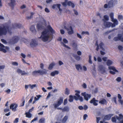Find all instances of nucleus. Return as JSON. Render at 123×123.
Segmentation results:
<instances>
[{"instance_id": "obj_1", "label": "nucleus", "mask_w": 123, "mask_h": 123, "mask_svg": "<svg viewBox=\"0 0 123 123\" xmlns=\"http://www.w3.org/2000/svg\"><path fill=\"white\" fill-rule=\"evenodd\" d=\"M54 30L50 25H48L47 27V30H45L41 33V35L39 37L44 42H46L49 40V42L53 39V34L55 33Z\"/></svg>"}, {"instance_id": "obj_2", "label": "nucleus", "mask_w": 123, "mask_h": 123, "mask_svg": "<svg viewBox=\"0 0 123 123\" xmlns=\"http://www.w3.org/2000/svg\"><path fill=\"white\" fill-rule=\"evenodd\" d=\"M8 33L10 34L12 33L11 30L8 26H0V37L5 36Z\"/></svg>"}, {"instance_id": "obj_3", "label": "nucleus", "mask_w": 123, "mask_h": 123, "mask_svg": "<svg viewBox=\"0 0 123 123\" xmlns=\"http://www.w3.org/2000/svg\"><path fill=\"white\" fill-rule=\"evenodd\" d=\"M44 70L45 71L40 70L34 71L32 72V74L33 76H37L39 75H42L44 74H46L47 73V70Z\"/></svg>"}, {"instance_id": "obj_4", "label": "nucleus", "mask_w": 123, "mask_h": 123, "mask_svg": "<svg viewBox=\"0 0 123 123\" xmlns=\"http://www.w3.org/2000/svg\"><path fill=\"white\" fill-rule=\"evenodd\" d=\"M75 92L77 93H75V96H74V99L76 101H77L79 100L80 101L82 102L83 101V98L82 97L80 96L79 94L80 93V92L79 91L76 90Z\"/></svg>"}, {"instance_id": "obj_5", "label": "nucleus", "mask_w": 123, "mask_h": 123, "mask_svg": "<svg viewBox=\"0 0 123 123\" xmlns=\"http://www.w3.org/2000/svg\"><path fill=\"white\" fill-rule=\"evenodd\" d=\"M19 39L18 37L15 36L12 37V39L10 40V43L12 44H14L18 42Z\"/></svg>"}, {"instance_id": "obj_6", "label": "nucleus", "mask_w": 123, "mask_h": 123, "mask_svg": "<svg viewBox=\"0 0 123 123\" xmlns=\"http://www.w3.org/2000/svg\"><path fill=\"white\" fill-rule=\"evenodd\" d=\"M63 98L62 97H60L59 98V99L58 100L57 104H54V106L55 108H57L63 102Z\"/></svg>"}, {"instance_id": "obj_7", "label": "nucleus", "mask_w": 123, "mask_h": 123, "mask_svg": "<svg viewBox=\"0 0 123 123\" xmlns=\"http://www.w3.org/2000/svg\"><path fill=\"white\" fill-rule=\"evenodd\" d=\"M108 69L110 70H112L113 71H110V73L111 74L114 75L115 74V72H118L117 70L116 69L115 67L113 66H110L108 67Z\"/></svg>"}, {"instance_id": "obj_8", "label": "nucleus", "mask_w": 123, "mask_h": 123, "mask_svg": "<svg viewBox=\"0 0 123 123\" xmlns=\"http://www.w3.org/2000/svg\"><path fill=\"white\" fill-rule=\"evenodd\" d=\"M81 95L84 96V99L87 101H88L89 99L90 98L91 96V94L86 93L85 92L82 93Z\"/></svg>"}, {"instance_id": "obj_9", "label": "nucleus", "mask_w": 123, "mask_h": 123, "mask_svg": "<svg viewBox=\"0 0 123 123\" xmlns=\"http://www.w3.org/2000/svg\"><path fill=\"white\" fill-rule=\"evenodd\" d=\"M64 28L68 31V33L69 35H71L74 33V31L73 28L71 26H70L69 28H68L66 26H64Z\"/></svg>"}, {"instance_id": "obj_10", "label": "nucleus", "mask_w": 123, "mask_h": 123, "mask_svg": "<svg viewBox=\"0 0 123 123\" xmlns=\"http://www.w3.org/2000/svg\"><path fill=\"white\" fill-rule=\"evenodd\" d=\"M18 106L17 104L14 103L11 104L10 106V109H11L13 111H16V108Z\"/></svg>"}, {"instance_id": "obj_11", "label": "nucleus", "mask_w": 123, "mask_h": 123, "mask_svg": "<svg viewBox=\"0 0 123 123\" xmlns=\"http://www.w3.org/2000/svg\"><path fill=\"white\" fill-rule=\"evenodd\" d=\"M104 21L103 25L106 28H110L111 27V22H107L104 19H103Z\"/></svg>"}, {"instance_id": "obj_12", "label": "nucleus", "mask_w": 123, "mask_h": 123, "mask_svg": "<svg viewBox=\"0 0 123 123\" xmlns=\"http://www.w3.org/2000/svg\"><path fill=\"white\" fill-rule=\"evenodd\" d=\"M115 0H111L109 1L108 4L109 8L112 7L115 5Z\"/></svg>"}, {"instance_id": "obj_13", "label": "nucleus", "mask_w": 123, "mask_h": 123, "mask_svg": "<svg viewBox=\"0 0 123 123\" xmlns=\"http://www.w3.org/2000/svg\"><path fill=\"white\" fill-rule=\"evenodd\" d=\"M28 87H30L31 89H33L34 88L37 87V86L36 84H33L32 85H31L30 84L29 85H25V87L26 89H27L28 88Z\"/></svg>"}, {"instance_id": "obj_14", "label": "nucleus", "mask_w": 123, "mask_h": 123, "mask_svg": "<svg viewBox=\"0 0 123 123\" xmlns=\"http://www.w3.org/2000/svg\"><path fill=\"white\" fill-rule=\"evenodd\" d=\"M114 14L113 13L111 12L110 14V16L111 21L114 23L117 24V20L116 19L114 18Z\"/></svg>"}, {"instance_id": "obj_15", "label": "nucleus", "mask_w": 123, "mask_h": 123, "mask_svg": "<svg viewBox=\"0 0 123 123\" xmlns=\"http://www.w3.org/2000/svg\"><path fill=\"white\" fill-rule=\"evenodd\" d=\"M98 101L97 100L95 99V98H93L90 101V103L91 104H92L94 106H97L98 105V103L97 102Z\"/></svg>"}, {"instance_id": "obj_16", "label": "nucleus", "mask_w": 123, "mask_h": 123, "mask_svg": "<svg viewBox=\"0 0 123 123\" xmlns=\"http://www.w3.org/2000/svg\"><path fill=\"white\" fill-rule=\"evenodd\" d=\"M22 26L21 25L19 24L15 23L12 25V27L13 28H20Z\"/></svg>"}, {"instance_id": "obj_17", "label": "nucleus", "mask_w": 123, "mask_h": 123, "mask_svg": "<svg viewBox=\"0 0 123 123\" xmlns=\"http://www.w3.org/2000/svg\"><path fill=\"white\" fill-rule=\"evenodd\" d=\"M113 115V114H110L105 116L104 117V119H103V121H104L105 120H109L110 119L111 117Z\"/></svg>"}, {"instance_id": "obj_18", "label": "nucleus", "mask_w": 123, "mask_h": 123, "mask_svg": "<svg viewBox=\"0 0 123 123\" xmlns=\"http://www.w3.org/2000/svg\"><path fill=\"white\" fill-rule=\"evenodd\" d=\"M0 51H2L4 53L6 52V50L4 48L5 47V46L0 43Z\"/></svg>"}, {"instance_id": "obj_19", "label": "nucleus", "mask_w": 123, "mask_h": 123, "mask_svg": "<svg viewBox=\"0 0 123 123\" xmlns=\"http://www.w3.org/2000/svg\"><path fill=\"white\" fill-rule=\"evenodd\" d=\"M31 46L32 47H33L36 46L37 45V43L36 41L33 39H32L31 42L30 44Z\"/></svg>"}, {"instance_id": "obj_20", "label": "nucleus", "mask_w": 123, "mask_h": 123, "mask_svg": "<svg viewBox=\"0 0 123 123\" xmlns=\"http://www.w3.org/2000/svg\"><path fill=\"white\" fill-rule=\"evenodd\" d=\"M99 68L100 71H101L102 74H103L105 73V68L102 65H100L99 66Z\"/></svg>"}, {"instance_id": "obj_21", "label": "nucleus", "mask_w": 123, "mask_h": 123, "mask_svg": "<svg viewBox=\"0 0 123 123\" xmlns=\"http://www.w3.org/2000/svg\"><path fill=\"white\" fill-rule=\"evenodd\" d=\"M11 2L10 3H9V5L10 6L11 8L12 9H13L15 4V0H11Z\"/></svg>"}, {"instance_id": "obj_22", "label": "nucleus", "mask_w": 123, "mask_h": 123, "mask_svg": "<svg viewBox=\"0 0 123 123\" xmlns=\"http://www.w3.org/2000/svg\"><path fill=\"white\" fill-rule=\"evenodd\" d=\"M30 30L33 33H36V31L35 29V26L34 25H32L30 27Z\"/></svg>"}, {"instance_id": "obj_23", "label": "nucleus", "mask_w": 123, "mask_h": 123, "mask_svg": "<svg viewBox=\"0 0 123 123\" xmlns=\"http://www.w3.org/2000/svg\"><path fill=\"white\" fill-rule=\"evenodd\" d=\"M99 103L102 105H105V104H106L107 101L105 99L102 98L99 102Z\"/></svg>"}, {"instance_id": "obj_24", "label": "nucleus", "mask_w": 123, "mask_h": 123, "mask_svg": "<svg viewBox=\"0 0 123 123\" xmlns=\"http://www.w3.org/2000/svg\"><path fill=\"white\" fill-rule=\"evenodd\" d=\"M55 65V63L54 62H52L50 64L48 68V69L49 70H51L53 68L54 66Z\"/></svg>"}, {"instance_id": "obj_25", "label": "nucleus", "mask_w": 123, "mask_h": 123, "mask_svg": "<svg viewBox=\"0 0 123 123\" xmlns=\"http://www.w3.org/2000/svg\"><path fill=\"white\" fill-rule=\"evenodd\" d=\"M76 68V69L78 70L79 71V69L80 70H82V68L80 64L75 65Z\"/></svg>"}, {"instance_id": "obj_26", "label": "nucleus", "mask_w": 123, "mask_h": 123, "mask_svg": "<svg viewBox=\"0 0 123 123\" xmlns=\"http://www.w3.org/2000/svg\"><path fill=\"white\" fill-rule=\"evenodd\" d=\"M119 117L118 116H116V118L117 120H120L123 119V115L122 114H119Z\"/></svg>"}, {"instance_id": "obj_27", "label": "nucleus", "mask_w": 123, "mask_h": 123, "mask_svg": "<svg viewBox=\"0 0 123 123\" xmlns=\"http://www.w3.org/2000/svg\"><path fill=\"white\" fill-rule=\"evenodd\" d=\"M67 5L69 6H71L73 8H74L75 6L74 4L72 3L71 1L67 2Z\"/></svg>"}, {"instance_id": "obj_28", "label": "nucleus", "mask_w": 123, "mask_h": 123, "mask_svg": "<svg viewBox=\"0 0 123 123\" xmlns=\"http://www.w3.org/2000/svg\"><path fill=\"white\" fill-rule=\"evenodd\" d=\"M112 63L113 62L111 61L110 60H108L106 62V64L109 67L111 65Z\"/></svg>"}, {"instance_id": "obj_29", "label": "nucleus", "mask_w": 123, "mask_h": 123, "mask_svg": "<svg viewBox=\"0 0 123 123\" xmlns=\"http://www.w3.org/2000/svg\"><path fill=\"white\" fill-rule=\"evenodd\" d=\"M69 110V108L68 106L65 107L63 108L62 109V111L64 112L66 111L68 112Z\"/></svg>"}, {"instance_id": "obj_30", "label": "nucleus", "mask_w": 123, "mask_h": 123, "mask_svg": "<svg viewBox=\"0 0 123 123\" xmlns=\"http://www.w3.org/2000/svg\"><path fill=\"white\" fill-rule=\"evenodd\" d=\"M74 99V96H73L72 95H70L69 96L68 101L70 102H72L73 101Z\"/></svg>"}, {"instance_id": "obj_31", "label": "nucleus", "mask_w": 123, "mask_h": 123, "mask_svg": "<svg viewBox=\"0 0 123 123\" xmlns=\"http://www.w3.org/2000/svg\"><path fill=\"white\" fill-rule=\"evenodd\" d=\"M68 118V116H65L63 119L62 122L63 123H65Z\"/></svg>"}, {"instance_id": "obj_32", "label": "nucleus", "mask_w": 123, "mask_h": 123, "mask_svg": "<svg viewBox=\"0 0 123 123\" xmlns=\"http://www.w3.org/2000/svg\"><path fill=\"white\" fill-rule=\"evenodd\" d=\"M26 117L30 118L31 117L32 115L29 112H27L25 113Z\"/></svg>"}, {"instance_id": "obj_33", "label": "nucleus", "mask_w": 123, "mask_h": 123, "mask_svg": "<svg viewBox=\"0 0 123 123\" xmlns=\"http://www.w3.org/2000/svg\"><path fill=\"white\" fill-rule=\"evenodd\" d=\"M43 27L42 25L39 24H37V28L38 30H41L43 29Z\"/></svg>"}, {"instance_id": "obj_34", "label": "nucleus", "mask_w": 123, "mask_h": 123, "mask_svg": "<svg viewBox=\"0 0 123 123\" xmlns=\"http://www.w3.org/2000/svg\"><path fill=\"white\" fill-rule=\"evenodd\" d=\"M73 56L75 59L79 61L80 60V57L77 55L74 54L73 55Z\"/></svg>"}, {"instance_id": "obj_35", "label": "nucleus", "mask_w": 123, "mask_h": 123, "mask_svg": "<svg viewBox=\"0 0 123 123\" xmlns=\"http://www.w3.org/2000/svg\"><path fill=\"white\" fill-rule=\"evenodd\" d=\"M104 45V44L102 42L100 43L99 44V46L100 48L103 51L105 50V49L103 47Z\"/></svg>"}, {"instance_id": "obj_36", "label": "nucleus", "mask_w": 123, "mask_h": 123, "mask_svg": "<svg viewBox=\"0 0 123 123\" xmlns=\"http://www.w3.org/2000/svg\"><path fill=\"white\" fill-rule=\"evenodd\" d=\"M45 119L44 118H42L40 119L39 121V123H45Z\"/></svg>"}, {"instance_id": "obj_37", "label": "nucleus", "mask_w": 123, "mask_h": 123, "mask_svg": "<svg viewBox=\"0 0 123 123\" xmlns=\"http://www.w3.org/2000/svg\"><path fill=\"white\" fill-rule=\"evenodd\" d=\"M31 15L30 16L27 17L26 18L27 19H29L33 17V16L34 14V13L33 12H31Z\"/></svg>"}, {"instance_id": "obj_38", "label": "nucleus", "mask_w": 123, "mask_h": 123, "mask_svg": "<svg viewBox=\"0 0 123 123\" xmlns=\"http://www.w3.org/2000/svg\"><path fill=\"white\" fill-rule=\"evenodd\" d=\"M69 90L68 88H66L65 93V94L67 95H68L69 94Z\"/></svg>"}, {"instance_id": "obj_39", "label": "nucleus", "mask_w": 123, "mask_h": 123, "mask_svg": "<svg viewBox=\"0 0 123 123\" xmlns=\"http://www.w3.org/2000/svg\"><path fill=\"white\" fill-rule=\"evenodd\" d=\"M36 96L37 98L36 97H35L34 98V99L35 100H36V101L38 100L41 97V96L40 95H37Z\"/></svg>"}, {"instance_id": "obj_40", "label": "nucleus", "mask_w": 123, "mask_h": 123, "mask_svg": "<svg viewBox=\"0 0 123 123\" xmlns=\"http://www.w3.org/2000/svg\"><path fill=\"white\" fill-rule=\"evenodd\" d=\"M68 1V0H65L64 2L62 3V5L64 6H66L67 5Z\"/></svg>"}, {"instance_id": "obj_41", "label": "nucleus", "mask_w": 123, "mask_h": 123, "mask_svg": "<svg viewBox=\"0 0 123 123\" xmlns=\"http://www.w3.org/2000/svg\"><path fill=\"white\" fill-rule=\"evenodd\" d=\"M72 46L73 48H75L77 49V44L76 43H75V42L73 43H72Z\"/></svg>"}, {"instance_id": "obj_42", "label": "nucleus", "mask_w": 123, "mask_h": 123, "mask_svg": "<svg viewBox=\"0 0 123 123\" xmlns=\"http://www.w3.org/2000/svg\"><path fill=\"white\" fill-rule=\"evenodd\" d=\"M104 19L105 20V21H108L109 20V17L106 15H105L104 16Z\"/></svg>"}, {"instance_id": "obj_43", "label": "nucleus", "mask_w": 123, "mask_h": 123, "mask_svg": "<svg viewBox=\"0 0 123 123\" xmlns=\"http://www.w3.org/2000/svg\"><path fill=\"white\" fill-rule=\"evenodd\" d=\"M95 45L96 46H97V47L96 48V50L97 51H98L99 48V45L98 43V42L97 41H96V43H95Z\"/></svg>"}, {"instance_id": "obj_44", "label": "nucleus", "mask_w": 123, "mask_h": 123, "mask_svg": "<svg viewBox=\"0 0 123 123\" xmlns=\"http://www.w3.org/2000/svg\"><path fill=\"white\" fill-rule=\"evenodd\" d=\"M117 24L116 23H114L112 24L111 23V26L112 28L115 27L116 26V25H117L118 24V21H117Z\"/></svg>"}, {"instance_id": "obj_45", "label": "nucleus", "mask_w": 123, "mask_h": 123, "mask_svg": "<svg viewBox=\"0 0 123 123\" xmlns=\"http://www.w3.org/2000/svg\"><path fill=\"white\" fill-rule=\"evenodd\" d=\"M118 98L119 99V102H122L121 99L122 98V96L121 95L119 94H118Z\"/></svg>"}, {"instance_id": "obj_46", "label": "nucleus", "mask_w": 123, "mask_h": 123, "mask_svg": "<svg viewBox=\"0 0 123 123\" xmlns=\"http://www.w3.org/2000/svg\"><path fill=\"white\" fill-rule=\"evenodd\" d=\"M89 62L91 64H92V63L91 60V56L90 55L89 56Z\"/></svg>"}, {"instance_id": "obj_47", "label": "nucleus", "mask_w": 123, "mask_h": 123, "mask_svg": "<svg viewBox=\"0 0 123 123\" xmlns=\"http://www.w3.org/2000/svg\"><path fill=\"white\" fill-rule=\"evenodd\" d=\"M21 74V75H27L28 74V73H27L25 72V71H22Z\"/></svg>"}, {"instance_id": "obj_48", "label": "nucleus", "mask_w": 123, "mask_h": 123, "mask_svg": "<svg viewBox=\"0 0 123 123\" xmlns=\"http://www.w3.org/2000/svg\"><path fill=\"white\" fill-rule=\"evenodd\" d=\"M12 64L14 66H18V63L16 62H12Z\"/></svg>"}, {"instance_id": "obj_49", "label": "nucleus", "mask_w": 123, "mask_h": 123, "mask_svg": "<svg viewBox=\"0 0 123 123\" xmlns=\"http://www.w3.org/2000/svg\"><path fill=\"white\" fill-rule=\"evenodd\" d=\"M116 118L115 117H112L111 120L112 122H116Z\"/></svg>"}, {"instance_id": "obj_50", "label": "nucleus", "mask_w": 123, "mask_h": 123, "mask_svg": "<svg viewBox=\"0 0 123 123\" xmlns=\"http://www.w3.org/2000/svg\"><path fill=\"white\" fill-rule=\"evenodd\" d=\"M22 100L23 101V102L22 103H21L20 104V106H23L24 105L25 102V100L24 99H23Z\"/></svg>"}, {"instance_id": "obj_51", "label": "nucleus", "mask_w": 123, "mask_h": 123, "mask_svg": "<svg viewBox=\"0 0 123 123\" xmlns=\"http://www.w3.org/2000/svg\"><path fill=\"white\" fill-rule=\"evenodd\" d=\"M82 34H87L88 35H89V32L88 31H82Z\"/></svg>"}, {"instance_id": "obj_52", "label": "nucleus", "mask_w": 123, "mask_h": 123, "mask_svg": "<svg viewBox=\"0 0 123 123\" xmlns=\"http://www.w3.org/2000/svg\"><path fill=\"white\" fill-rule=\"evenodd\" d=\"M33 98H34V97L33 96H32L31 97L29 101L28 102L29 103H31Z\"/></svg>"}, {"instance_id": "obj_53", "label": "nucleus", "mask_w": 123, "mask_h": 123, "mask_svg": "<svg viewBox=\"0 0 123 123\" xmlns=\"http://www.w3.org/2000/svg\"><path fill=\"white\" fill-rule=\"evenodd\" d=\"M118 19L119 20L122 19H123V17L122 15H118Z\"/></svg>"}, {"instance_id": "obj_54", "label": "nucleus", "mask_w": 123, "mask_h": 123, "mask_svg": "<svg viewBox=\"0 0 123 123\" xmlns=\"http://www.w3.org/2000/svg\"><path fill=\"white\" fill-rule=\"evenodd\" d=\"M88 117V115L87 114H84L83 116V120H85L86 118Z\"/></svg>"}, {"instance_id": "obj_55", "label": "nucleus", "mask_w": 123, "mask_h": 123, "mask_svg": "<svg viewBox=\"0 0 123 123\" xmlns=\"http://www.w3.org/2000/svg\"><path fill=\"white\" fill-rule=\"evenodd\" d=\"M61 43H62L63 44V46L67 48H68V49H70V47H69V46H68L66 45L65 44H64L63 42H62Z\"/></svg>"}, {"instance_id": "obj_56", "label": "nucleus", "mask_w": 123, "mask_h": 123, "mask_svg": "<svg viewBox=\"0 0 123 123\" xmlns=\"http://www.w3.org/2000/svg\"><path fill=\"white\" fill-rule=\"evenodd\" d=\"M117 37L119 39V40H120L122 37V35L120 34H118L117 35Z\"/></svg>"}, {"instance_id": "obj_57", "label": "nucleus", "mask_w": 123, "mask_h": 123, "mask_svg": "<svg viewBox=\"0 0 123 123\" xmlns=\"http://www.w3.org/2000/svg\"><path fill=\"white\" fill-rule=\"evenodd\" d=\"M116 80L118 82H120L121 80V78L120 77H118L116 79Z\"/></svg>"}, {"instance_id": "obj_58", "label": "nucleus", "mask_w": 123, "mask_h": 123, "mask_svg": "<svg viewBox=\"0 0 123 123\" xmlns=\"http://www.w3.org/2000/svg\"><path fill=\"white\" fill-rule=\"evenodd\" d=\"M63 41L65 43H68V41L65 38H63Z\"/></svg>"}, {"instance_id": "obj_59", "label": "nucleus", "mask_w": 123, "mask_h": 123, "mask_svg": "<svg viewBox=\"0 0 123 123\" xmlns=\"http://www.w3.org/2000/svg\"><path fill=\"white\" fill-rule=\"evenodd\" d=\"M5 66L4 65H2L0 66V71L1 69H3L5 68Z\"/></svg>"}, {"instance_id": "obj_60", "label": "nucleus", "mask_w": 123, "mask_h": 123, "mask_svg": "<svg viewBox=\"0 0 123 123\" xmlns=\"http://www.w3.org/2000/svg\"><path fill=\"white\" fill-rule=\"evenodd\" d=\"M22 70H21L20 69H18L17 70V72H18V73H21L22 72Z\"/></svg>"}, {"instance_id": "obj_61", "label": "nucleus", "mask_w": 123, "mask_h": 123, "mask_svg": "<svg viewBox=\"0 0 123 123\" xmlns=\"http://www.w3.org/2000/svg\"><path fill=\"white\" fill-rule=\"evenodd\" d=\"M97 61L98 62H101L102 60L101 58L99 57H98L97 58Z\"/></svg>"}, {"instance_id": "obj_62", "label": "nucleus", "mask_w": 123, "mask_h": 123, "mask_svg": "<svg viewBox=\"0 0 123 123\" xmlns=\"http://www.w3.org/2000/svg\"><path fill=\"white\" fill-rule=\"evenodd\" d=\"M77 37L80 39H81L82 38L81 36L78 33H77Z\"/></svg>"}, {"instance_id": "obj_63", "label": "nucleus", "mask_w": 123, "mask_h": 123, "mask_svg": "<svg viewBox=\"0 0 123 123\" xmlns=\"http://www.w3.org/2000/svg\"><path fill=\"white\" fill-rule=\"evenodd\" d=\"M104 7L105 9H107L108 7V4H105L104 6Z\"/></svg>"}, {"instance_id": "obj_64", "label": "nucleus", "mask_w": 123, "mask_h": 123, "mask_svg": "<svg viewBox=\"0 0 123 123\" xmlns=\"http://www.w3.org/2000/svg\"><path fill=\"white\" fill-rule=\"evenodd\" d=\"M40 68L42 69H43L44 68V65L43 63H41L40 64Z\"/></svg>"}]
</instances>
